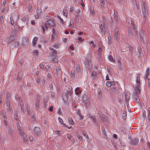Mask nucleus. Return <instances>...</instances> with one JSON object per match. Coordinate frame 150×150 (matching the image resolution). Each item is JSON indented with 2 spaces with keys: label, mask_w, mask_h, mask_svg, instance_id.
I'll use <instances>...</instances> for the list:
<instances>
[{
  "label": "nucleus",
  "mask_w": 150,
  "mask_h": 150,
  "mask_svg": "<svg viewBox=\"0 0 150 150\" xmlns=\"http://www.w3.org/2000/svg\"><path fill=\"white\" fill-rule=\"evenodd\" d=\"M99 27L101 32L104 34L105 31L109 28L108 23L104 18H103V22L99 25Z\"/></svg>",
  "instance_id": "f257e3e1"
},
{
  "label": "nucleus",
  "mask_w": 150,
  "mask_h": 150,
  "mask_svg": "<svg viewBox=\"0 0 150 150\" xmlns=\"http://www.w3.org/2000/svg\"><path fill=\"white\" fill-rule=\"evenodd\" d=\"M18 129V133L19 135L23 139V142H26L27 141L26 138L27 137V135L26 134L23 128L19 126V124L18 123H16Z\"/></svg>",
  "instance_id": "f03ea898"
},
{
  "label": "nucleus",
  "mask_w": 150,
  "mask_h": 150,
  "mask_svg": "<svg viewBox=\"0 0 150 150\" xmlns=\"http://www.w3.org/2000/svg\"><path fill=\"white\" fill-rule=\"evenodd\" d=\"M142 8V12L143 16V21L145 23L146 22V20L147 17V14L146 12V4L144 2H142L141 4Z\"/></svg>",
  "instance_id": "7ed1b4c3"
},
{
  "label": "nucleus",
  "mask_w": 150,
  "mask_h": 150,
  "mask_svg": "<svg viewBox=\"0 0 150 150\" xmlns=\"http://www.w3.org/2000/svg\"><path fill=\"white\" fill-rule=\"evenodd\" d=\"M129 143L131 145L136 146L138 144L139 139L137 138H132L131 137H128Z\"/></svg>",
  "instance_id": "20e7f679"
},
{
  "label": "nucleus",
  "mask_w": 150,
  "mask_h": 150,
  "mask_svg": "<svg viewBox=\"0 0 150 150\" xmlns=\"http://www.w3.org/2000/svg\"><path fill=\"white\" fill-rule=\"evenodd\" d=\"M141 88L140 86H138V85H135V91L134 93V98L135 99V100L138 102L137 97H138L141 91Z\"/></svg>",
  "instance_id": "39448f33"
},
{
  "label": "nucleus",
  "mask_w": 150,
  "mask_h": 150,
  "mask_svg": "<svg viewBox=\"0 0 150 150\" xmlns=\"http://www.w3.org/2000/svg\"><path fill=\"white\" fill-rule=\"evenodd\" d=\"M72 88L71 87H70V88H68V90L66 93V94H65L64 95H63L62 96L63 99L64 100V99L66 100L67 99H68V96H71L72 94Z\"/></svg>",
  "instance_id": "423d86ee"
},
{
  "label": "nucleus",
  "mask_w": 150,
  "mask_h": 150,
  "mask_svg": "<svg viewBox=\"0 0 150 150\" xmlns=\"http://www.w3.org/2000/svg\"><path fill=\"white\" fill-rule=\"evenodd\" d=\"M40 97L39 95L37 96V98L35 102V105L36 109L37 110H39L40 108Z\"/></svg>",
  "instance_id": "0eeeda50"
},
{
  "label": "nucleus",
  "mask_w": 150,
  "mask_h": 150,
  "mask_svg": "<svg viewBox=\"0 0 150 150\" xmlns=\"http://www.w3.org/2000/svg\"><path fill=\"white\" fill-rule=\"evenodd\" d=\"M114 34L113 35L114 40L118 41L120 39V34L119 32L118 29L116 28L114 30Z\"/></svg>",
  "instance_id": "6e6552de"
},
{
  "label": "nucleus",
  "mask_w": 150,
  "mask_h": 150,
  "mask_svg": "<svg viewBox=\"0 0 150 150\" xmlns=\"http://www.w3.org/2000/svg\"><path fill=\"white\" fill-rule=\"evenodd\" d=\"M46 23L48 24L49 27H53L55 26V24L54 22L53 19L52 18H49Z\"/></svg>",
  "instance_id": "1a4fd4ad"
},
{
  "label": "nucleus",
  "mask_w": 150,
  "mask_h": 150,
  "mask_svg": "<svg viewBox=\"0 0 150 150\" xmlns=\"http://www.w3.org/2000/svg\"><path fill=\"white\" fill-rule=\"evenodd\" d=\"M56 73L59 77H60L62 74V71L58 67H56Z\"/></svg>",
  "instance_id": "9d476101"
},
{
  "label": "nucleus",
  "mask_w": 150,
  "mask_h": 150,
  "mask_svg": "<svg viewBox=\"0 0 150 150\" xmlns=\"http://www.w3.org/2000/svg\"><path fill=\"white\" fill-rule=\"evenodd\" d=\"M19 103L21 107V111L23 112H25V110H24V103L22 100L20 98L19 99Z\"/></svg>",
  "instance_id": "9b49d317"
},
{
  "label": "nucleus",
  "mask_w": 150,
  "mask_h": 150,
  "mask_svg": "<svg viewBox=\"0 0 150 150\" xmlns=\"http://www.w3.org/2000/svg\"><path fill=\"white\" fill-rule=\"evenodd\" d=\"M22 45L23 46L27 45L28 44V41L25 37H23L22 40Z\"/></svg>",
  "instance_id": "f8f14e48"
},
{
  "label": "nucleus",
  "mask_w": 150,
  "mask_h": 150,
  "mask_svg": "<svg viewBox=\"0 0 150 150\" xmlns=\"http://www.w3.org/2000/svg\"><path fill=\"white\" fill-rule=\"evenodd\" d=\"M97 92L98 93L97 94V97L98 99H100L103 97L101 92V90L99 88L98 89Z\"/></svg>",
  "instance_id": "ddd939ff"
},
{
  "label": "nucleus",
  "mask_w": 150,
  "mask_h": 150,
  "mask_svg": "<svg viewBox=\"0 0 150 150\" xmlns=\"http://www.w3.org/2000/svg\"><path fill=\"white\" fill-rule=\"evenodd\" d=\"M6 98L7 100V106H10V101L11 99V98L10 96V93H9L8 92L7 93L6 95Z\"/></svg>",
  "instance_id": "4468645a"
},
{
  "label": "nucleus",
  "mask_w": 150,
  "mask_h": 150,
  "mask_svg": "<svg viewBox=\"0 0 150 150\" xmlns=\"http://www.w3.org/2000/svg\"><path fill=\"white\" fill-rule=\"evenodd\" d=\"M130 94L129 93L127 92V93H125V102L127 103V104L128 103V101L130 98Z\"/></svg>",
  "instance_id": "2eb2a0df"
},
{
  "label": "nucleus",
  "mask_w": 150,
  "mask_h": 150,
  "mask_svg": "<svg viewBox=\"0 0 150 150\" xmlns=\"http://www.w3.org/2000/svg\"><path fill=\"white\" fill-rule=\"evenodd\" d=\"M48 24L45 22L44 24V25H42L41 26V27L42 29L43 32L45 33L46 30H47L48 29Z\"/></svg>",
  "instance_id": "dca6fc26"
},
{
  "label": "nucleus",
  "mask_w": 150,
  "mask_h": 150,
  "mask_svg": "<svg viewBox=\"0 0 150 150\" xmlns=\"http://www.w3.org/2000/svg\"><path fill=\"white\" fill-rule=\"evenodd\" d=\"M94 80V73L93 72H92L90 76V82H91L90 85L92 87L93 85L94 86L93 81Z\"/></svg>",
  "instance_id": "f3484780"
},
{
  "label": "nucleus",
  "mask_w": 150,
  "mask_h": 150,
  "mask_svg": "<svg viewBox=\"0 0 150 150\" xmlns=\"http://www.w3.org/2000/svg\"><path fill=\"white\" fill-rule=\"evenodd\" d=\"M21 19L23 21L27 23L28 21L29 18L28 15H25L22 17Z\"/></svg>",
  "instance_id": "a211bd4d"
},
{
  "label": "nucleus",
  "mask_w": 150,
  "mask_h": 150,
  "mask_svg": "<svg viewBox=\"0 0 150 150\" xmlns=\"http://www.w3.org/2000/svg\"><path fill=\"white\" fill-rule=\"evenodd\" d=\"M33 131L35 134L36 135H38L40 133V129L38 127H35Z\"/></svg>",
  "instance_id": "6ab92c4d"
},
{
  "label": "nucleus",
  "mask_w": 150,
  "mask_h": 150,
  "mask_svg": "<svg viewBox=\"0 0 150 150\" xmlns=\"http://www.w3.org/2000/svg\"><path fill=\"white\" fill-rule=\"evenodd\" d=\"M8 42H10L14 40L15 39V34H12L8 38Z\"/></svg>",
  "instance_id": "aec40b11"
},
{
  "label": "nucleus",
  "mask_w": 150,
  "mask_h": 150,
  "mask_svg": "<svg viewBox=\"0 0 150 150\" xmlns=\"http://www.w3.org/2000/svg\"><path fill=\"white\" fill-rule=\"evenodd\" d=\"M87 98V96L86 94H84L83 95L82 100L84 103L89 100Z\"/></svg>",
  "instance_id": "412c9836"
},
{
  "label": "nucleus",
  "mask_w": 150,
  "mask_h": 150,
  "mask_svg": "<svg viewBox=\"0 0 150 150\" xmlns=\"http://www.w3.org/2000/svg\"><path fill=\"white\" fill-rule=\"evenodd\" d=\"M131 26L133 28V29H135L137 28L136 24L133 19H131Z\"/></svg>",
  "instance_id": "4be33fe9"
},
{
  "label": "nucleus",
  "mask_w": 150,
  "mask_h": 150,
  "mask_svg": "<svg viewBox=\"0 0 150 150\" xmlns=\"http://www.w3.org/2000/svg\"><path fill=\"white\" fill-rule=\"evenodd\" d=\"M128 35L129 37L132 38L133 35V33L131 27H129L128 29Z\"/></svg>",
  "instance_id": "5701e85b"
},
{
  "label": "nucleus",
  "mask_w": 150,
  "mask_h": 150,
  "mask_svg": "<svg viewBox=\"0 0 150 150\" xmlns=\"http://www.w3.org/2000/svg\"><path fill=\"white\" fill-rule=\"evenodd\" d=\"M113 17L114 20L115 21H117L119 20L118 17L117 13L116 11H115L114 10V12Z\"/></svg>",
  "instance_id": "b1692460"
},
{
  "label": "nucleus",
  "mask_w": 150,
  "mask_h": 150,
  "mask_svg": "<svg viewBox=\"0 0 150 150\" xmlns=\"http://www.w3.org/2000/svg\"><path fill=\"white\" fill-rule=\"evenodd\" d=\"M149 72L150 69L149 68H147L146 70V74L145 77H144V79L145 80L146 79H148V77L149 75Z\"/></svg>",
  "instance_id": "393cba45"
},
{
  "label": "nucleus",
  "mask_w": 150,
  "mask_h": 150,
  "mask_svg": "<svg viewBox=\"0 0 150 150\" xmlns=\"http://www.w3.org/2000/svg\"><path fill=\"white\" fill-rule=\"evenodd\" d=\"M97 53L98 55V58L100 59L102 56V48L101 47L99 48L98 50Z\"/></svg>",
  "instance_id": "a878e982"
},
{
  "label": "nucleus",
  "mask_w": 150,
  "mask_h": 150,
  "mask_svg": "<svg viewBox=\"0 0 150 150\" xmlns=\"http://www.w3.org/2000/svg\"><path fill=\"white\" fill-rule=\"evenodd\" d=\"M38 38L37 37H34L32 41V45L33 46H35L36 42L37 41Z\"/></svg>",
  "instance_id": "bb28decb"
},
{
  "label": "nucleus",
  "mask_w": 150,
  "mask_h": 150,
  "mask_svg": "<svg viewBox=\"0 0 150 150\" xmlns=\"http://www.w3.org/2000/svg\"><path fill=\"white\" fill-rule=\"evenodd\" d=\"M106 0H100V5L102 7H105V4H106Z\"/></svg>",
  "instance_id": "cd10ccee"
},
{
  "label": "nucleus",
  "mask_w": 150,
  "mask_h": 150,
  "mask_svg": "<svg viewBox=\"0 0 150 150\" xmlns=\"http://www.w3.org/2000/svg\"><path fill=\"white\" fill-rule=\"evenodd\" d=\"M140 77L139 75V74L138 75V76L137 77L136 80V84L138 85V86H139L140 85Z\"/></svg>",
  "instance_id": "c85d7f7f"
},
{
  "label": "nucleus",
  "mask_w": 150,
  "mask_h": 150,
  "mask_svg": "<svg viewBox=\"0 0 150 150\" xmlns=\"http://www.w3.org/2000/svg\"><path fill=\"white\" fill-rule=\"evenodd\" d=\"M67 138L69 139L71 142H74V139H72V137L71 135L70 134H68L67 136Z\"/></svg>",
  "instance_id": "c756f323"
},
{
  "label": "nucleus",
  "mask_w": 150,
  "mask_h": 150,
  "mask_svg": "<svg viewBox=\"0 0 150 150\" xmlns=\"http://www.w3.org/2000/svg\"><path fill=\"white\" fill-rule=\"evenodd\" d=\"M108 59L111 62H115V61L113 59V57L110 55L108 56Z\"/></svg>",
  "instance_id": "7c9ffc66"
},
{
  "label": "nucleus",
  "mask_w": 150,
  "mask_h": 150,
  "mask_svg": "<svg viewBox=\"0 0 150 150\" xmlns=\"http://www.w3.org/2000/svg\"><path fill=\"white\" fill-rule=\"evenodd\" d=\"M68 121L70 124L73 125L74 124V122L71 117H69L68 118Z\"/></svg>",
  "instance_id": "2f4dec72"
},
{
  "label": "nucleus",
  "mask_w": 150,
  "mask_h": 150,
  "mask_svg": "<svg viewBox=\"0 0 150 150\" xmlns=\"http://www.w3.org/2000/svg\"><path fill=\"white\" fill-rule=\"evenodd\" d=\"M28 10L29 13H32L33 11V9H32V5L30 4L29 5Z\"/></svg>",
  "instance_id": "473e14b6"
},
{
  "label": "nucleus",
  "mask_w": 150,
  "mask_h": 150,
  "mask_svg": "<svg viewBox=\"0 0 150 150\" xmlns=\"http://www.w3.org/2000/svg\"><path fill=\"white\" fill-rule=\"evenodd\" d=\"M7 118L6 115L4 116V125H7L8 124V122H7Z\"/></svg>",
  "instance_id": "72a5a7b5"
},
{
  "label": "nucleus",
  "mask_w": 150,
  "mask_h": 150,
  "mask_svg": "<svg viewBox=\"0 0 150 150\" xmlns=\"http://www.w3.org/2000/svg\"><path fill=\"white\" fill-rule=\"evenodd\" d=\"M60 44L59 43H55L52 46V47H54L55 48H57L59 47L60 46Z\"/></svg>",
  "instance_id": "f704fd0d"
},
{
  "label": "nucleus",
  "mask_w": 150,
  "mask_h": 150,
  "mask_svg": "<svg viewBox=\"0 0 150 150\" xmlns=\"http://www.w3.org/2000/svg\"><path fill=\"white\" fill-rule=\"evenodd\" d=\"M9 21L12 25H13L15 23V21H14L13 18L12 17H10V18Z\"/></svg>",
  "instance_id": "c9c22d12"
},
{
  "label": "nucleus",
  "mask_w": 150,
  "mask_h": 150,
  "mask_svg": "<svg viewBox=\"0 0 150 150\" xmlns=\"http://www.w3.org/2000/svg\"><path fill=\"white\" fill-rule=\"evenodd\" d=\"M51 56L52 57V60L54 61V59H56L57 57V54H51Z\"/></svg>",
  "instance_id": "e433bc0d"
},
{
  "label": "nucleus",
  "mask_w": 150,
  "mask_h": 150,
  "mask_svg": "<svg viewBox=\"0 0 150 150\" xmlns=\"http://www.w3.org/2000/svg\"><path fill=\"white\" fill-rule=\"evenodd\" d=\"M76 136L78 139L80 141H82L83 140V138L81 136H80L79 134H76Z\"/></svg>",
  "instance_id": "4c0bfd02"
},
{
  "label": "nucleus",
  "mask_w": 150,
  "mask_h": 150,
  "mask_svg": "<svg viewBox=\"0 0 150 150\" xmlns=\"http://www.w3.org/2000/svg\"><path fill=\"white\" fill-rule=\"evenodd\" d=\"M90 100L89 101H88L87 102H86L84 103L85 104V107L86 108H88L90 105V103L89 102Z\"/></svg>",
  "instance_id": "58836bf2"
},
{
  "label": "nucleus",
  "mask_w": 150,
  "mask_h": 150,
  "mask_svg": "<svg viewBox=\"0 0 150 150\" xmlns=\"http://www.w3.org/2000/svg\"><path fill=\"white\" fill-rule=\"evenodd\" d=\"M0 21L1 24H3L4 22V19L3 16H1L0 17Z\"/></svg>",
  "instance_id": "ea45409f"
},
{
  "label": "nucleus",
  "mask_w": 150,
  "mask_h": 150,
  "mask_svg": "<svg viewBox=\"0 0 150 150\" xmlns=\"http://www.w3.org/2000/svg\"><path fill=\"white\" fill-rule=\"evenodd\" d=\"M91 11H90V14L92 16H93L94 14V8L91 7Z\"/></svg>",
  "instance_id": "a19ab883"
},
{
  "label": "nucleus",
  "mask_w": 150,
  "mask_h": 150,
  "mask_svg": "<svg viewBox=\"0 0 150 150\" xmlns=\"http://www.w3.org/2000/svg\"><path fill=\"white\" fill-rule=\"evenodd\" d=\"M28 138L29 139L30 141V142L33 143L34 142L33 138L32 136H30Z\"/></svg>",
  "instance_id": "79ce46f5"
},
{
  "label": "nucleus",
  "mask_w": 150,
  "mask_h": 150,
  "mask_svg": "<svg viewBox=\"0 0 150 150\" xmlns=\"http://www.w3.org/2000/svg\"><path fill=\"white\" fill-rule=\"evenodd\" d=\"M42 84L44 85V86H46L47 84V82L44 79H43L42 81Z\"/></svg>",
  "instance_id": "37998d69"
},
{
  "label": "nucleus",
  "mask_w": 150,
  "mask_h": 150,
  "mask_svg": "<svg viewBox=\"0 0 150 150\" xmlns=\"http://www.w3.org/2000/svg\"><path fill=\"white\" fill-rule=\"evenodd\" d=\"M106 85L108 87H110L111 85L110 81H107L106 83Z\"/></svg>",
  "instance_id": "c03bdc74"
},
{
  "label": "nucleus",
  "mask_w": 150,
  "mask_h": 150,
  "mask_svg": "<svg viewBox=\"0 0 150 150\" xmlns=\"http://www.w3.org/2000/svg\"><path fill=\"white\" fill-rule=\"evenodd\" d=\"M12 130L10 127H9L8 129V133L9 135L10 136L11 135V133Z\"/></svg>",
  "instance_id": "a18cd8bd"
},
{
  "label": "nucleus",
  "mask_w": 150,
  "mask_h": 150,
  "mask_svg": "<svg viewBox=\"0 0 150 150\" xmlns=\"http://www.w3.org/2000/svg\"><path fill=\"white\" fill-rule=\"evenodd\" d=\"M83 135H84V137L85 138V139L88 141V134L86 132H84L83 133Z\"/></svg>",
  "instance_id": "49530a36"
},
{
  "label": "nucleus",
  "mask_w": 150,
  "mask_h": 150,
  "mask_svg": "<svg viewBox=\"0 0 150 150\" xmlns=\"http://www.w3.org/2000/svg\"><path fill=\"white\" fill-rule=\"evenodd\" d=\"M127 117V113H122V118L124 120L126 119Z\"/></svg>",
  "instance_id": "de8ad7c7"
},
{
  "label": "nucleus",
  "mask_w": 150,
  "mask_h": 150,
  "mask_svg": "<svg viewBox=\"0 0 150 150\" xmlns=\"http://www.w3.org/2000/svg\"><path fill=\"white\" fill-rule=\"evenodd\" d=\"M33 53L34 55L35 54L37 55L38 53V52L37 50H35L33 51Z\"/></svg>",
  "instance_id": "09e8293b"
},
{
  "label": "nucleus",
  "mask_w": 150,
  "mask_h": 150,
  "mask_svg": "<svg viewBox=\"0 0 150 150\" xmlns=\"http://www.w3.org/2000/svg\"><path fill=\"white\" fill-rule=\"evenodd\" d=\"M133 30H134V33L135 35L138 36V31L137 30V28L136 29H134Z\"/></svg>",
  "instance_id": "8fccbe9b"
},
{
  "label": "nucleus",
  "mask_w": 150,
  "mask_h": 150,
  "mask_svg": "<svg viewBox=\"0 0 150 150\" xmlns=\"http://www.w3.org/2000/svg\"><path fill=\"white\" fill-rule=\"evenodd\" d=\"M80 70V67L79 65H77L76 68V71L79 72Z\"/></svg>",
  "instance_id": "3c124183"
},
{
  "label": "nucleus",
  "mask_w": 150,
  "mask_h": 150,
  "mask_svg": "<svg viewBox=\"0 0 150 150\" xmlns=\"http://www.w3.org/2000/svg\"><path fill=\"white\" fill-rule=\"evenodd\" d=\"M23 59H21L19 61V62L18 63V65L20 66H21L22 65V64H23Z\"/></svg>",
  "instance_id": "603ef678"
},
{
  "label": "nucleus",
  "mask_w": 150,
  "mask_h": 150,
  "mask_svg": "<svg viewBox=\"0 0 150 150\" xmlns=\"http://www.w3.org/2000/svg\"><path fill=\"white\" fill-rule=\"evenodd\" d=\"M71 76L72 77H74L75 76V74H74V70L71 71Z\"/></svg>",
  "instance_id": "864d4df0"
},
{
  "label": "nucleus",
  "mask_w": 150,
  "mask_h": 150,
  "mask_svg": "<svg viewBox=\"0 0 150 150\" xmlns=\"http://www.w3.org/2000/svg\"><path fill=\"white\" fill-rule=\"evenodd\" d=\"M48 100V98L46 97L45 96L44 97L43 99V102H47Z\"/></svg>",
  "instance_id": "5fc2aeb1"
},
{
  "label": "nucleus",
  "mask_w": 150,
  "mask_h": 150,
  "mask_svg": "<svg viewBox=\"0 0 150 150\" xmlns=\"http://www.w3.org/2000/svg\"><path fill=\"white\" fill-rule=\"evenodd\" d=\"M62 13L66 17L67 16V14L66 12V10H63Z\"/></svg>",
  "instance_id": "6e6d98bb"
},
{
  "label": "nucleus",
  "mask_w": 150,
  "mask_h": 150,
  "mask_svg": "<svg viewBox=\"0 0 150 150\" xmlns=\"http://www.w3.org/2000/svg\"><path fill=\"white\" fill-rule=\"evenodd\" d=\"M6 0H4L1 5V7H5V5L6 4Z\"/></svg>",
  "instance_id": "4d7b16f0"
},
{
  "label": "nucleus",
  "mask_w": 150,
  "mask_h": 150,
  "mask_svg": "<svg viewBox=\"0 0 150 150\" xmlns=\"http://www.w3.org/2000/svg\"><path fill=\"white\" fill-rule=\"evenodd\" d=\"M117 64L118 66L119 67H121V64L120 62V59H118L117 60Z\"/></svg>",
  "instance_id": "13d9d810"
},
{
  "label": "nucleus",
  "mask_w": 150,
  "mask_h": 150,
  "mask_svg": "<svg viewBox=\"0 0 150 150\" xmlns=\"http://www.w3.org/2000/svg\"><path fill=\"white\" fill-rule=\"evenodd\" d=\"M31 119L33 121H35L36 119L35 115H33L31 117Z\"/></svg>",
  "instance_id": "bf43d9fd"
},
{
  "label": "nucleus",
  "mask_w": 150,
  "mask_h": 150,
  "mask_svg": "<svg viewBox=\"0 0 150 150\" xmlns=\"http://www.w3.org/2000/svg\"><path fill=\"white\" fill-rule=\"evenodd\" d=\"M49 87L50 90L51 91L52 90L53 88V86L52 83H51L49 85Z\"/></svg>",
  "instance_id": "052dcab7"
},
{
  "label": "nucleus",
  "mask_w": 150,
  "mask_h": 150,
  "mask_svg": "<svg viewBox=\"0 0 150 150\" xmlns=\"http://www.w3.org/2000/svg\"><path fill=\"white\" fill-rule=\"evenodd\" d=\"M71 20H70V22L69 25V27L71 28H72L74 27V25L73 23H71Z\"/></svg>",
  "instance_id": "680f3d73"
},
{
  "label": "nucleus",
  "mask_w": 150,
  "mask_h": 150,
  "mask_svg": "<svg viewBox=\"0 0 150 150\" xmlns=\"http://www.w3.org/2000/svg\"><path fill=\"white\" fill-rule=\"evenodd\" d=\"M102 130L103 131V133L104 134H105V128L103 127H101Z\"/></svg>",
  "instance_id": "e2e57ef3"
},
{
  "label": "nucleus",
  "mask_w": 150,
  "mask_h": 150,
  "mask_svg": "<svg viewBox=\"0 0 150 150\" xmlns=\"http://www.w3.org/2000/svg\"><path fill=\"white\" fill-rule=\"evenodd\" d=\"M138 51L139 53V54L138 55H139L140 56L141 54V51H142L141 49L140 48H138Z\"/></svg>",
  "instance_id": "0e129e2a"
},
{
  "label": "nucleus",
  "mask_w": 150,
  "mask_h": 150,
  "mask_svg": "<svg viewBox=\"0 0 150 150\" xmlns=\"http://www.w3.org/2000/svg\"><path fill=\"white\" fill-rule=\"evenodd\" d=\"M21 75H20V74H19V73H18L17 78V79L18 80H19L21 79Z\"/></svg>",
  "instance_id": "69168bd1"
},
{
  "label": "nucleus",
  "mask_w": 150,
  "mask_h": 150,
  "mask_svg": "<svg viewBox=\"0 0 150 150\" xmlns=\"http://www.w3.org/2000/svg\"><path fill=\"white\" fill-rule=\"evenodd\" d=\"M53 107L52 106H51L49 109V111L50 112H52L53 111Z\"/></svg>",
  "instance_id": "338daca9"
},
{
  "label": "nucleus",
  "mask_w": 150,
  "mask_h": 150,
  "mask_svg": "<svg viewBox=\"0 0 150 150\" xmlns=\"http://www.w3.org/2000/svg\"><path fill=\"white\" fill-rule=\"evenodd\" d=\"M55 94L53 92H51V96L52 97V98H53L55 96Z\"/></svg>",
  "instance_id": "774afa93"
}]
</instances>
